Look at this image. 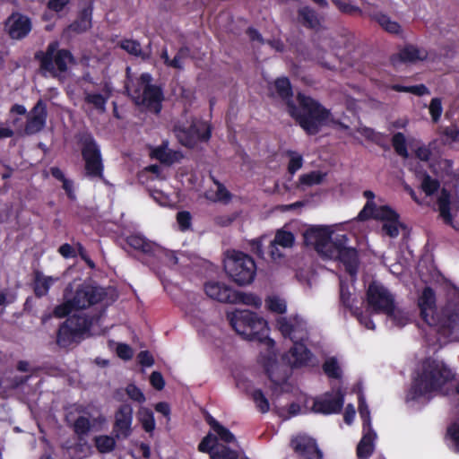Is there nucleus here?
Masks as SVG:
<instances>
[{"mask_svg": "<svg viewBox=\"0 0 459 459\" xmlns=\"http://www.w3.org/2000/svg\"><path fill=\"white\" fill-rule=\"evenodd\" d=\"M227 318L236 331L244 339L257 340L266 355L261 354L259 361L263 364L268 377L281 391H285V385L289 377L288 369L276 359L274 342L268 338V325L266 320L250 310L236 309L227 313Z\"/></svg>", "mask_w": 459, "mask_h": 459, "instance_id": "obj_1", "label": "nucleus"}, {"mask_svg": "<svg viewBox=\"0 0 459 459\" xmlns=\"http://www.w3.org/2000/svg\"><path fill=\"white\" fill-rule=\"evenodd\" d=\"M347 236L331 226H316L304 232V241L323 258L339 261L353 278L358 270V254L347 247Z\"/></svg>", "mask_w": 459, "mask_h": 459, "instance_id": "obj_2", "label": "nucleus"}, {"mask_svg": "<svg viewBox=\"0 0 459 459\" xmlns=\"http://www.w3.org/2000/svg\"><path fill=\"white\" fill-rule=\"evenodd\" d=\"M275 94L288 108L290 115L294 117L300 126L310 134L318 132L322 126L334 123L328 110L317 101L299 93L297 97L299 108L292 103V91L288 78H279L274 82Z\"/></svg>", "mask_w": 459, "mask_h": 459, "instance_id": "obj_3", "label": "nucleus"}, {"mask_svg": "<svg viewBox=\"0 0 459 459\" xmlns=\"http://www.w3.org/2000/svg\"><path fill=\"white\" fill-rule=\"evenodd\" d=\"M455 377V372L443 360L427 358L422 362L420 374L411 385L408 399L418 400L428 394L439 391Z\"/></svg>", "mask_w": 459, "mask_h": 459, "instance_id": "obj_4", "label": "nucleus"}, {"mask_svg": "<svg viewBox=\"0 0 459 459\" xmlns=\"http://www.w3.org/2000/svg\"><path fill=\"white\" fill-rule=\"evenodd\" d=\"M206 420L212 431L202 439L198 450L208 453L211 459H238V454L232 448L237 443L235 436L212 416Z\"/></svg>", "mask_w": 459, "mask_h": 459, "instance_id": "obj_5", "label": "nucleus"}, {"mask_svg": "<svg viewBox=\"0 0 459 459\" xmlns=\"http://www.w3.org/2000/svg\"><path fill=\"white\" fill-rule=\"evenodd\" d=\"M104 296V290L91 284H69L64 293V302L58 305L54 314L64 317L74 311L86 309L100 302Z\"/></svg>", "mask_w": 459, "mask_h": 459, "instance_id": "obj_6", "label": "nucleus"}, {"mask_svg": "<svg viewBox=\"0 0 459 459\" xmlns=\"http://www.w3.org/2000/svg\"><path fill=\"white\" fill-rule=\"evenodd\" d=\"M151 74H143L136 82L126 85V91L136 105L159 113L161 109L162 92L159 87L151 84Z\"/></svg>", "mask_w": 459, "mask_h": 459, "instance_id": "obj_7", "label": "nucleus"}, {"mask_svg": "<svg viewBox=\"0 0 459 459\" xmlns=\"http://www.w3.org/2000/svg\"><path fill=\"white\" fill-rule=\"evenodd\" d=\"M224 270L237 284L247 285L255 277L256 265L251 256L242 252L230 251L224 259Z\"/></svg>", "mask_w": 459, "mask_h": 459, "instance_id": "obj_8", "label": "nucleus"}, {"mask_svg": "<svg viewBox=\"0 0 459 459\" xmlns=\"http://www.w3.org/2000/svg\"><path fill=\"white\" fill-rule=\"evenodd\" d=\"M366 284V299L360 302L359 307H352L351 302V294L342 279L340 281V297L342 303L352 310V313L358 318L359 323L366 328L372 329L373 323L371 321V316L373 313V281H368Z\"/></svg>", "mask_w": 459, "mask_h": 459, "instance_id": "obj_9", "label": "nucleus"}, {"mask_svg": "<svg viewBox=\"0 0 459 459\" xmlns=\"http://www.w3.org/2000/svg\"><path fill=\"white\" fill-rule=\"evenodd\" d=\"M91 325V321H88L81 316H70L59 328L57 343L62 347H67L74 342H80L90 331Z\"/></svg>", "mask_w": 459, "mask_h": 459, "instance_id": "obj_10", "label": "nucleus"}, {"mask_svg": "<svg viewBox=\"0 0 459 459\" xmlns=\"http://www.w3.org/2000/svg\"><path fill=\"white\" fill-rule=\"evenodd\" d=\"M73 61L71 54L65 49L58 48V43L49 44L47 52L41 58V68L50 74L56 76L58 73L65 72Z\"/></svg>", "mask_w": 459, "mask_h": 459, "instance_id": "obj_11", "label": "nucleus"}, {"mask_svg": "<svg viewBox=\"0 0 459 459\" xmlns=\"http://www.w3.org/2000/svg\"><path fill=\"white\" fill-rule=\"evenodd\" d=\"M359 411L363 421L362 438L357 446L359 459H369L373 451L370 411L362 395H359Z\"/></svg>", "mask_w": 459, "mask_h": 459, "instance_id": "obj_12", "label": "nucleus"}, {"mask_svg": "<svg viewBox=\"0 0 459 459\" xmlns=\"http://www.w3.org/2000/svg\"><path fill=\"white\" fill-rule=\"evenodd\" d=\"M82 152L85 162L86 175L92 178H102L103 164L100 151L91 136L85 137Z\"/></svg>", "mask_w": 459, "mask_h": 459, "instance_id": "obj_13", "label": "nucleus"}, {"mask_svg": "<svg viewBox=\"0 0 459 459\" xmlns=\"http://www.w3.org/2000/svg\"><path fill=\"white\" fill-rule=\"evenodd\" d=\"M175 131L179 142L188 147H193L199 141H207L211 135L209 125L200 120L188 126H178Z\"/></svg>", "mask_w": 459, "mask_h": 459, "instance_id": "obj_14", "label": "nucleus"}, {"mask_svg": "<svg viewBox=\"0 0 459 459\" xmlns=\"http://www.w3.org/2000/svg\"><path fill=\"white\" fill-rule=\"evenodd\" d=\"M277 327L283 337L290 339L293 343H303L307 339V323L299 316L278 318Z\"/></svg>", "mask_w": 459, "mask_h": 459, "instance_id": "obj_15", "label": "nucleus"}, {"mask_svg": "<svg viewBox=\"0 0 459 459\" xmlns=\"http://www.w3.org/2000/svg\"><path fill=\"white\" fill-rule=\"evenodd\" d=\"M343 405V395L339 391L326 393L315 398L306 400V407L310 406L311 411L316 413L332 414L341 411Z\"/></svg>", "mask_w": 459, "mask_h": 459, "instance_id": "obj_16", "label": "nucleus"}, {"mask_svg": "<svg viewBox=\"0 0 459 459\" xmlns=\"http://www.w3.org/2000/svg\"><path fill=\"white\" fill-rule=\"evenodd\" d=\"M375 221H382V234L389 238H396L403 224L400 221L399 213L389 205L377 206L375 204Z\"/></svg>", "mask_w": 459, "mask_h": 459, "instance_id": "obj_17", "label": "nucleus"}, {"mask_svg": "<svg viewBox=\"0 0 459 459\" xmlns=\"http://www.w3.org/2000/svg\"><path fill=\"white\" fill-rule=\"evenodd\" d=\"M418 307L421 319L427 325L437 324L436 293L431 287H425L418 299Z\"/></svg>", "mask_w": 459, "mask_h": 459, "instance_id": "obj_18", "label": "nucleus"}, {"mask_svg": "<svg viewBox=\"0 0 459 459\" xmlns=\"http://www.w3.org/2000/svg\"><path fill=\"white\" fill-rule=\"evenodd\" d=\"M436 320L437 324L429 325L437 327L442 334L450 335L459 327V308L446 307L440 316L436 315Z\"/></svg>", "mask_w": 459, "mask_h": 459, "instance_id": "obj_19", "label": "nucleus"}, {"mask_svg": "<svg viewBox=\"0 0 459 459\" xmlns=\"http://www.w3.org/2000/svg\"><path fill=\"white\" fill-rule=\"evenodd\" d=\"M133 408L129 404L120 406L115 415L113 430L117 438H126L131 435Z\"/></svg>", "mask_w": 459, "mask_h": 459, "instance_id": "obj_20", "label": "nucleus"}, {"mask_svg": "<svg viewBox=\"0 0 459 459\" xmlns=\"http://www.w3.org/2000/svg\"><path fill=\"white\" fill-rule=\"evenodd\" d=\"M294 450L305 459H322L323 453L314 438L307 435H299L292 439Z\"/></svg>", "mask_w": 459, "mask_h": 459, "instance_id": "obj_21", "label": "nucleus"}, {"mask_svg": "<svg viewBox=\"0 0 459 459\" xmlns=\"http://www.w3.org/2000/svg\"><path fill=\"white\" fill-rule=\"evenodd\" d=\"M428 51L419 48L412 44H407L402 48L398 53L390 57V62L394 66L400 64L415 63L417 61H425L428 58Z\"/></svg>", "mask_w": 459, "mask_h": 459, "instance_id": "obj_22", "label": "nucleus"}, {"mask_svg": "<svg viewBox=\"0 0 459 459\" xmlns=\"http://www.w3.org/2000/svg\"><path fill=\"white\" fill-rule=\"evenodd\" d=\"M283 361L291 368L312 364L313 356L304 343H293L290 350L282 357Z\"/></svg>", "mask_w": 459, "mask_h": 459, "instance_id": "obj_23", "label": "nucleus"}, {"mask_svg": "<svg viewBox=\"0 0 459 459\" xmlns=\"http://www.w3.org/2000/svg\"><path fill=\"white\" fill-rule=\"evenodd\" d=\"M47 110L42 101H39L29 113L24 127V134H34L43 129L46 124Z\"/></svg>", "mask_w": 459, "mask_h": 459, "instance_id": "obj_24", "label": "nucleus"}, {"mask_svg": "<svg viewBox=\"0 0 459 459\" xmlns=\"http://www.w3.org/2000/svg\"><path fill=\"white\" fill-rule=\"evenodd\" d=\"M204 291L208 297L220 302L235 303L236 291L230 287L219 281H209L204 285Z\"/></svg>", "mask_w": 459, "mask_h": 459, "instance_id": "obj_25", "label": "nucleus"}, {"mask_svg": "<svg viewBox=\"0 0 459 459\" xmlns=\"http://www.w3.org/2000/svg\"><path fill=\"white\" fill-rule=\"evenodd\" d=\"M395 307L394 296L387 289L375 282V313L382 312L387 316L393 314Z\"/></svg>", "mask_w": 459, "mask_h": 459, "instance_id": "obj_26", "label": "nucleus"}, {"mask_svg": "<svg viewBox=\"0 0 459 459\" xmlns=\"http://www.w3.org/2000/svg\"><path fill=\"white\" fill-rule=\"evenodd\" d=\"M6 28L13 39H21L30 32L31 23L27 16L21 13H13L8 18Z\"/></svg>", "mask_w": 459, "mask_h": 459, "instance_id": "obj_27", "label": "nucleus"}, {"mask_svg": "<svg viewBox=\"0 0 459 459\" xmlns=\"http://www.w3.org/2000/svg\"><path fill=\"white\" fill-rule=\"evenodd\" d=\"M126 242L134 249L141 250L143 253H144L146 255H152V254H159V255H171L163 247H161L156 243L148 241L141 235L129 236L126 239Z\"/></svg>", "mask_w": 459, "mask_h": 459, "instance_id": "obj_28", "label": "nucleus"}, {"mask_svg": "<svg viewBox=\"0 0 459 459\" xmlns=\"http://www.w3.org/2000/svg\"><path fill=\"white\" fill-rule=\"evenodd\" d=\"M57 281L58 277L48 276L43 273L37 271L34 273V292L38 297H43L48 294L51 286H53Z\"/></svg>", "mask_w": 459, "mask_h": 459, "instance_id": "obj_29", "label": "nucleus"}, {"mask_svg": "<svg viewBox=\"0 0 459 459\" xmlns=\"http://www.w3.org/2000/svg\"><path fill=\"white\" fill-rule=\"evenodd\" d=\"M119 46L128 54L140 57L143 60L150 59L152 55L151 44H149L145 49H143L137 40L123 39L119 42Z\"/></svg>", "mask_w": 459, "mask_h": 459, "instance_id": "obj_30", "label": "nucleus"}, {"mask_svg": "<svg viewBox=\"0 0 459 459\" xmlns=\"http://www.w3.org/2000/svg\"><path fill=\"white\" fill-rule=\"evenodd\" d=\"M110 88L106 86L102 94L96 92L85 93L84 100L88 105L91 106L99 112H104L107 100L110 96Z\"/></svg>", "mask_w": 459, "mask_h": 459, "instance_id": "obj_31", "label": "nucleus"}, {"mask_svg": "<svg viewBox=\"0 0 459 459\" xmlns=\"http://www.w3.org/2000/svg\"><path fill=\"white\" fill-rule=\"evenodd\" d=\"M451 195L450 193L446 189H442L441 194L437 199L438 210L440 212V216L443 218L444 222L447 225L455 228L453 224V217L451 214Z\"/></svg>", "mask_w": 459, "mask_h": 459, "instance_id": "obj_32", "label": "nucleus"}, {"mask_svg": "<svg viewBox=\"0 0 459 459\" xmlns=\"http://www.w3.org/2000/svg\"><path fill=\"white\" fill-rule=\"evenodd\" d=\"M237 386L240 389L245 390L247 393L252 394L253 400L257 407V409L265 413L270 410V404L268 400L264 397V394L261 390H254L251 392L249 389V384H247L245 380H238L237 381Z\"/></svg>", "mask_w": 459, "mask_h": 459, "instance_id": "obj_33", "label": "nucleus"}, {"mask_svg": "<svg viewBox=\"0 0 459 459\" xmlns=\"http://www.w3.org/2000/svg\"><path fill=\"white\" fill-rule=\"evenodd\" d=\"M299 21L303 25L314 30H319L323 27V19L317 16L309 7H303L299 9Z\"/></svg>", "mask_w": 459, "mask_h": 459, "instance_id": "obj_34", "label": "nucleus"}, {"mask_svg": "<svg viewBox=\"0 0 459 459\" xmlns=\"http://www.w3.org/2000/svg\"><path fill=\"white\" fill-rule=\"evenodd\" d=\"M152 155L162 163L166 164H172L182 158V154L180 152L171 151L167 146L155 148L152 152Z\"/></svg>", "mask_w": 459, "mask_h": 459, "instance_id": "obj_35", "label": "nucleus"}, {"mask_svg": "<svg viewBox=\"0 0 459 459\" xmlns=\"http://www.w3.org/2000/svg\"><path fill=\"white\" fill-rule=\"evenodd\" d=\"M375 22L386 32L394 35L402 33V26L395 21H393L388 15L378 13H375Z\"/></svg>", "mask_w": 459, "mask_h": 459, "instance_id": "obj_36", "label": "nucleus"}, {"mask_svg": "<svg viewBox=\"0 0 459 459\" xmlns=\"http://www.w3.org/2000/svg\"><path fill=\"white\" fill-rule=\"evenodd\" d=\"M325 176L326 174L321 171H311L303 174L299 177L298 187L305 189L306 187L318 185L324 180Z\"/></svg>", "mask_w": 459, "mask_h": 459, "instance_id": "obj_37", "label": "nucleus"}, {"mask_svg": "<svg viewBox=\"0 0 459 459\" xmlns=\"http://www.w3.org/2000/svg\"><path fill=\"white\" fill-rule=\"evenodd\" d=\"M91 8H85L79 19L70 25L69 29L76 32H83L91 26Z\"/></svg>", "mask_w": 459, "mask_h": 459, "instance_id": "obj_38", "label": "nucleus"}, {"mask_svg": "<svg viewBox=\"0 0 459 459\" xmlns=\"http://www.w3.org/2000/svg\"><path fill=\"white\" fill-rule=\"evenodd\" d=\"M391 144L398 156L402 157L403 159L409 158L407 143L404 134L401 132L394 134L391 138Z\"/></svg>", "mask_w": 459, "mask_h": 459, "instance_id": "obj_39", "label": "nucleus"}, {"mask_svg": "<svg viewBox=\"0 0 459 459\" xmlns=\"http://www.w3.org/2000/svg\"><path fill=\"white\" fill-rule=\"evenodd\" d=\"M389 89L397 92H408L420 97L430 93L429 88L422 83L411 86H404L402 84L395 83L390 85Z\"/></svg>", "mask_w": 459, "mask_h": 459, "instance_id": "obj_40", "label": "nucleus"}, {"mask_svg": "<svg viewBox=\"0 0 459 459\" xmlns=\"http://www.w3.org/2000/svg\"><path fill=\"white\" fill-rule=\"evenodd\" d=\"M138 419L146 432L151 433L155 429L153 412L150 409L141 407L138 411Z\"/></svg>", "mask_w": 459, "mask_h": 459, "instance_id": "obj_41", "label": "nucleus"}, {"mask_svg": "<svg viewBox=\"0 0 459 459\" xmlns=\"http://www.w3.org/2000/svg\"><path fill=\"white\" fill-rule=\"evenodd\" d=\"M265 307L268 310L277 314H283L287 310L284 299L278 295H270L265 299Z\"/></svg>", "mask_w": 459, "mask_h": 459, "instance_id": "obj_42", "label": "nucleus"}, {"mask_svg": "<svg viewBox=\"0 0 459 459\" xmlns=\"http://www.w3.org/2000/svg\"><path fill=\"white\" fill-rule=\"evenodd\" d=\"M94 443L98 451L101 454L110 453L116 446V440L113 437L108 435L97 436Z\"/></svg>", "mask_w": 459, "mask_h": 459, "instance_id": "obj_43", "label": "nucleus"}, {"mask_svg": "<svg viewBox=\"0 0 459 459\" xmlns=\"http://www.w3.org/2000/svg\"><path fill=\"white\" fill-rule=\"evenodd\" d=\"M275 245H280L282 249L290 248L295 241L293 234L285 230L276 231L274 238L272 240Z\"/></svg>", "mask_w": 459, "mask_h": 459, "instance_id": "obj_44", "label": "nucleus"}, {"mask_svg": "<svg viewBox=\"0 0 459 459\" xmlns=\"http://www.w3.org/2000/svg\"><path fill=\"white\" fill-rule=\"evenodd\" d=\"M440 187V183L437 178H431L427 172L423 174L420 184L421 190L427 196L433 195Z\"/></svg>", "mask_w": 459, "mask_h": 459, "instance_id": "obj_45", "label": "nucleus"}, {"mask_svg": "<svg viewBox=\"0 0 459 459\" xmlns=\"http://www.w3.org/2000/svg\"><path fill=\"white\" fill-rule=\"evenodd\" d=\"M214 190L207 193V198L212 201L227 202L230 198L229 191L220 182L214 180Z\"/></svg>", "mask_w": 459, "mask_h": 459, "instance_id": "obj_46", "label": "nucleus"}, {"mask_svg": "<svg viewBox=\"0 0 459 459\" xmlns=\"http://www.w3.org/2000/svg\"><path fill=\"white\" fill-rule=\"evenodd\" d=\"M237 300L235 303L240 302L247 306L259 308L262 306V299L252 293L236 292Z\"/></svg>", "mask_w": 459, "mask_h": 459, "instance_id": "obj_47", "label": "nucleus"}, {"mask_svg": "<svg viewBox=\"0 0 459 459\" xmlns=\"http://www.w3.org/2000/svg\"><path fill=\"white\" fill-rule=\"evenodd\" d=\"M324 371L329 377L333 378H339L342 374V369L339 362L335 358H329L324 363Z\"/></svg>", "mask_w": 459, "mask_h": 459, "instance_id": "obj_48", "label": "nucleus"}, {"mask_svg": "<svg viewBox=\"0 0 459 459\" xmlns=\"http://www.w3.org/2000/svg\"><path fill=\"white\" fill-rule=\"evenodd\" d=\"M429 114L434 123L440 120L443 112L442 100L440 98H433L429 106Z\"/></svg>", "mask_w": 459, "mask_h": 459, "instance_id": "obj_49", "label": "nucleus"}, {"mask_svg": "<svg viewBox=\"0 0 459 459\" xmlns=\"http://www.w3.org/2000/svg\"><path fill=\"white\" fill-rule=\"evenodd\" d=\"M109 347L113 349L115 347L116 352L117 356L125 360L130 359L133 355L134 351L132 348L125 343H116L114 342H109Z\"/></svg>", "mask_w": 459, "mask_h": 459, "instance_id": "obj_50", "label": "nucleus"}, {"mask_svg": "<svg viewBox=\"0 0 459 459\" xmlns=\"http://www.w3.org/2000/svg\"><path fill=\"white\" fill-rule=\"evenodd\" d=\"M287 154L290 158L288 170L290 174L293 175L302 167L303 158L299 153L293 151L288 152Z\"/></svg>", "mask_w": 459, "mask_h": 459, "instance_id": "obj_51", "label": "nucleus"}, {"mask_svg": "<svg viewBox=\"0 0 459 459\" xmlns=\"http://www.w3.org/2000/svg\"><path fill=\"white\" fill-rule=\"evenodd\" d=\"M74 432L82 438L91 429V423L88 418L84 416L79 417L74 423Z\"/></svg>", "mask_w": 459, "mask_h": 459, "instance_id": "obj_52", "label": "nucleus"}, {"mask_svg": "<svg viewBox=\"0 0 459 459\" xmlns=\"http://www.w3.org/2000/svg\"><path fill=\"white\" fill-rule=\"evenodd\" d=\"M387 316L393 321L394 325L398 327H403L409 322L407 314L396 307L394 309V313L388 314Z\"/></svg>", "mask_w": 459, "mask_h": 459, "instance_id": "obj_53", "label": "nucleus"}, {"mask_svg": "<svg viewBox=\"0 0 459 459\" xmlns=\"http://www.w3.org/2000/svg\"><path fill=\"white\" fill-rule=\"evenodd\" d=\"M151 195L153 200L161 206H169L173 203L169 195L164 193L162 190L156 188L151 189Z\"/></svg>", "mask_w": 459, "mask_h": 459, "instance_id": "obj_54", "label": "nucleus"}, {"mask_svg": "<svg viewBox=\"0 0 459 459\" xmlns=\"http://www.w3.org/2000/svg\"><path fill=\"white\" fill-rule=\"evenodd\" d=\"M169 253L172 254L169 255H159V254H152V256L156 257L160 261L165 263L168 265H175L181 260L183 255L180 254V256H178V254H176L174 251L166 249Z\"/></svg>", "mask_w": 459, "mask_h": 459, "instance_id": "obj_55", "label": "nucleus"}, {"mask_svg": "<svg viewBox=\"0 0 459 459\" xmlns=\"http://www.w3.org/2000/svg\"><path fill=\"white\" fill-rule=\"evenodd\" d=\"M127 395L134 401L143 403L145 402V396L143 392L134 385L131 384L126 386Z\"/></svg>", "mask_w": 459, "mask_h": 459, "instance_id": "obj_56", "label": "nucleus"}, {"mask_svg": "<svg viewBox=\"0 0 459 459\" xmlns=\"http://www.w3.org/2000/svg\"><path fill=\"white\" fill-rule=\"evenodd\" d=\"M177 222L181 230H188L191 226V215L188 212L183 211L177 214Z\"/></svg>", "mask_w": 459, "mask_h": 459, "instance_id": "obj_57", "label": "nucleus"}, {"mask_svg": "<svg viewBox=\"0 0 459 459\" xmlns=\"http://www.w3.org/2000/svg\"><path fill=\"white\" fill-rule=\"evenodd\" d=\"M286 249H282L280 245H275L274 242L271 241L268 247L269 256L273 260L277 261L284 257Z\"/></svg>", "mask_w": 459, "mask_h": 459, "instance_id": "obj_58", "label": "nucleus"}, {"mask_svg": "<svg viewBox=\"0 0 459 459\" xmlns=\"http://www.w3.org/2000/svg\"><path fill=\"white\" fill-rule=\"evenodd\" d=\"M188 55L186 48H180L177 55L171 60V67L181 69L183 67V59Z\"/></svg>", "mask_w": 459, "mask_h": 459, "instance_id": "obj_59", "label": "nucleus"}, {"mask_svg": "<svg viewBox=\"0 0 459 459\" xmlns=\"http://www.w3.org/2000/svg\"><path fill=\"white\" fill-rule=\"evenodd\" d=\"M373 216V204L371 201H368L364 208L359 212L358 215V221H364L370 219Z\"/></svg>", "mask_w": 459, "mask_h": 459, "instance_id": "obj_60", "label": "nucleus"}, {"mask_svg": "<svg viewBox=\"0 0 459 459\" xmlns=\"http://www.w3.org/2000/svg\"><path fill=\"white\" fill-rule=\"evenodd\" d=\"M415 156L422 161H428L431 157V151L426 145H420L415 150Z\"/></svg>", "mask_w": 459, "mask_h": 459, "instance_id": "obj_61", "label": "nucleus"}, {"mask_svg": "<svg viewBox=\"0 0 459 459\" xmlns=\"http://www.w3.org/2000/svg\"><path fill=\"white\" fill-rule=\"evenodd\" d=\"M150 381L152 385L158 390H161L164 387V379L159 372H152Z\"/></svg>", "mask_w": 459, "mask_h": 459, "instance_id": "obj_62", "label": "nucleus"}, {"mask_svg": "<svg viewBox=\"0 0 459 459\" xmlns=\"http://www.w3.org/2000/svg\"><path fill=\"white\" fill-rule=\"evenodd\" d=\"M447 432L455 442L456 451L459 452V424L449 427Z\"/></svg>", "mask_w": 459, "mask_h": 459, "instance_id": "obj_63", "label": "nucleus"}, {"mask_svg": "<svg viewBox=\"0 0 459 459\" xmlns=\"http://www.w3.org/2000/svg\"><path fill=\"white\" fill-rule=\"evenodd\" d=\"M137 359L142 366L151 367L153 364V358L148 351H141Z\"/></svg>", "mask_w": 459, "mask_h": 459, "instance_id": "obj_64", "label": "nucleus"}]
</instances>
